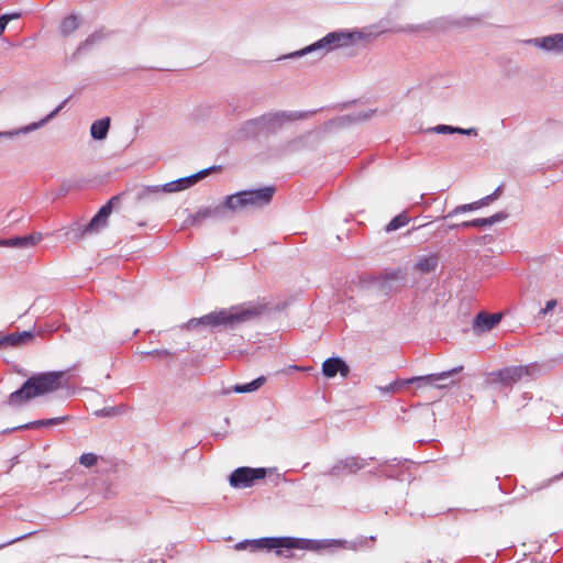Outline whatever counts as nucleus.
Wrapping results in <instances>:
<instances>
[{
  "instance_id": "6e6552de",
  "label": "nucleus",
  "mask_w": 563,
  "mask_h": 563,
  "mask_svg": "<svg viewBox=\"0 0 563 563\" xmlns=\"http://www.w3.org/2000/svg\"><path fill=\"white\" fill-rule=\"evenodd\" d=\"M265 475L266 471L264 468L240 467L231 474L230 484L233 487H247L251 486L254 481L264 478Z\"/></svg>"
},
{
  "instance_id": "20e7f679",
  "label": "nucleus",
  "mask_w": 563,
  "mask_h": 563,
  "mask_svg": "<svg viewBox=\"0 0 563 563\" xmlns=\"http://www.w3.org/2000/svg\"><path fill=\"white\" fill-rule=\"evenodd\" d=\"M261 310L258 308L253 309H241L232 307L230 309H221L219 311H212L200 317L201 325L206 327H228L234 325L239 322H244L251 318L258 316Z\"/></svg>"
},
{
  "instance_id": "ea45409f",
  "label": "nucleus",
  "mask_w": 563,
  "mask_h": 563,
  "mask_svg": "<svg viewBox=\"0 0 563 563\" xmlns=\"http://www.w3.org/2000/svg\"><path fill=\"white\" fill-rule=\"evenodd\" d=\"M198 325H201L200 318H192L186 324L187 329H194Z\"/></svg>"
},
{
  "instance_id": "f03ea898",
  "label": "nucleus",
  "mask_w": 563,
  "mask_h": 563,
  "mask_svg": "<svg viewBox=\"0 0 563 563\" xmlns=\"http://www.w3.org/2000/svg\"><path fill=\"white\" fill-rule=\"evenodd\" d=\"M363 37L364 35L361 32H332L325 35L323 38L319 40L318 42L300 51L284 56V58H296L317 51H320L321 55L323 56L333 48L357 42Z\"/></svg>"
},
{
  "instance_id": "a878e982",
  "label": "nucleus",
  "mask_w": 563,
  "mask_h": 563,
  "mask_svg": "<svg viewBox=\"0 0 563 563\" xmlns=\"http://www.w3.org/2000/svg\"><path fill=\"white\" fill-rule=\"evenodd\" d=\"M438 266V257L435 255L427 256L417 262L416 268L423 273L428 274L433 272Z\"/></svg>"
},
{
  "instance_id": "c85d7f7f",
  "label": "nucleus",
  "mask_w": 563,
  "mask_h": 563,
  "mask_svg": "<svg viewBox=\"0 0 563 563\" xmlns=\"http://www.w3.org/2000/svg\"><path fill=\"white\" fill-rule=\"evenodd\" d=\"M486 206H487V201H485L484 198H482V199H479L477 201H474L472 203H466V205L457 206L452 212L449 213L448 217H452V216H455V214H459V213H462V212L477 210V209L486 207Z\"/></svg>"
},
{
  "instance_id": "c756f323",
  "label": "nucleus",
  "mask_w": 563,
  "mask_h": 563,
  "mask_svg": "<svg viewBox=\"0 0 563 563\" xmlns=\"http://www.w3.org/2000/svg\"><path fill=\"white\" fill-rule=\"evenodd\" d=\"M459 368H453L451 371L442 372L439 374H433V377H440L439 380H437V385H434V388L438 389H445L449 388L452 385V382H449V378L459 373Z\"/></svg>"
},
{
  "instance_id": "cd10ccee",
  "label": "nucleus",
  "mask_w": 563,
  "mask_h": 563,
  "mask_svg": "<svg viewBox=\"0 0 563 563\" xmlns=\"http://www.w3.org/2000/svg\"><path fill=\"white\" fill-rule=\"evenodd\" d=\"M78 26H79L78 18L76 15L71 14L63 20L62 25H60V31H62L63 35L67 36L69 34H71L73 32H75L78 29Z\"/></svg>"
},
{
  "instance_id": "f3484780",
  "label": "nucleus",
  "mask_w": 563,
  "mask_h": 563,
  "mask_svg": "<svg viewBox=\"0 0 563 563\" xmlns=\"http://www.w3.org/2000/svg\"><path fill=\"white\" fill-rule=\"evenodd\" d=\"M439 378L440 377H433V374L426 376H416L401 382H395L389 386V389L396 390L398 387H401L407 384H416L418 389L434 388V385H437V380H439Z\"/></svg>"
},
{
  "instance_id": "c9c22d12",
  "label": "nucleus",
  "mask_w": 563,
  "mask_h": 563,
  "mask_svg": "<svg viewBox=\"0 0 563 563\" xmlns=\"http://www.w3.org/2000/svg\"><path fill=\"white\" fill-rule=\"evenodd\" d=\"M500 192H501V187H498L493 194L484 197V200L487 201V206L496 200L499 196H500Z\"/></svg>"
},
{
  "instance_id": "4468645a",
  "label": "nucleus",
  "mask_w": 563,
  "mask_h": 563,
  "mask_svg": "<svg viewBox=\"0 0 563 563\" xmlns=\"http://www.w3.org/2000/svg\"><path fill=\"white\" fill-rule=\"evenodd\" d=\"M531 43L545 52L552 54H563V34L561 33L541 38H534L531 41Z\"/></svg>"
},
{
  "instance_id": "6ab92c4d",
  "label": "nucleus",
  "mask_w": 563,
  "mask_h": 563,
  "mask_svg": "<svg viewBox=\"0 0 563 563\" xmlns=\"http://www.w3.org/2000/svg\"><path fill=\"white\" fill-rule=\"evenodd\" d=\"M223 216V207L221 205L201 208L192 216V223L200 224L209 218H219Z\"/></svg>"
},
{
  "instance_id": "58836bf2",
  "label": "nucleus",
  "mask_w": 563,
  "mask_h": 563,
  "mask_svg": "<svg viewBox=\"0 0 563 563\" xmlns=\"http://www.w3.org/2000/svg\"><path fill=\"white\" fill-rule=\"evenodd\" d=\"M556 306V300L555 299H551L549 300L547 303H545V307L541 310V312L543 314L548 313L549 311H551L554 307Z\"/></svg>"
},
{
  "instance_id": "412c9836",
  "label": "nucleus",
  "mask_w": 563,
  "mask_h": 563,
  "mask_svg": "<svg viewBox=\"0 0 563 563\" xmlns=\"http://www.w3.org/2000/svg\"><path fill=\"white\" fill-rule=\"evenodd\" d=\"M243 191L228 196L224 200L223 209H228L232 212L247 210Z\"/></svg>"
},
{
  "instance_id": "1a4fd4ad",
  "label": "nucleus",
  "mask_w": 563,
  "mask_h": 563,
  "mask_svg": "<svg viewBox=\"0 0 563 563\" xmlns=\"http://www.w3.org/2000/svg\"><path fill=\"white\" fill-rule=\"evenodd\" d=\"M34 340V333L31 331L14 332L9 334L0 333V350L20 349L29 345Z\"/></svg>"
},
{
  "instance_id": "393cba45",
  "label": "nucleus",
  "mask_w": 563,
  "mask_h": 563,
  "mask_svg": "<svg viewBox=\"0 0 563 563\" xmlns=\"http://www.w3.org/2000/svg\"><path fill=\"white\" fill-rule=\"evenodd\" d=\"M506 218V214L504 213H496L489 218H484V219H476V220H473V221H466V222H463L459 225H456V228H468V227H485V225H490V224H494L496 223L497 221L501 220V219H505Z\"/></svg>"
},
{
  "instance_id": "39448f33",
  "label": "nucleus",
  "mask_w": 563,
  "mask_h": 563,
  "mask_svg": "<svg viewBox=\"0 0 563 563\" xmlns=\"http://www.w3.org/2000/svg\"><path fill=\"white\" fill-rule=\"evenodd\" d=\"M208 173H209L208 169L201 170L195 175L169 181L163 186H161V185L144 186L137 194V200H144L151 194H159V192L174 194V192L181 191L184 189H187V188L194 186L196 183H198L200 179H202Z\"/></svg>"
},
{
  "instance_id": "f257e3e1",
  "label": "nucleus",
  "mask_w": 563,
  "mask_h": 563,
  "mask_svg": "<svg viewBox=\"0 0 563 563\" xmlns=\"http://www.w3.org/2000/svg\"><path fill=\"white\" fill-rule=\"evenodd\" d=\"M66 372H44L29 377L23 385L8 397V404L20 407L36 397L54 393L63 387V379Z\"/></svg>"
},
{
  "instance_id": "0eeeda50",
  "label": "nucleus",
  "mask_w": 563,
  "mask_h": 563,
  "mask_svg": "<svg viewBox=\"0 0 563 563\" xmlns=\"http://www.w3.org/2000/svg\"><path fill=\"white\" fill-rule=\"evenodd\" d=\"M537 367L534 365L510 366L490 374L498 383L505 386H512L528 377L534 375Z\"/></svg>"
},
{
  "instance_id": "473e14b6",
  "label": "nucleus",
  "mask_w": 563,
  "mask_h": 563,
  "mask_svg": "<svg viewBox=\"0 0 563 563\" xmlns=\"http://www.w3.org/2000/svg\"><path fill=\"white\" fill-rule=\"evenodd\" d=\"M79 461H80V464L84 465L85 467H91V466L96 465L98 457L93 453H85L80 456Z\"/></svg>"
},
{
  "instance_id": "a19ab883",
  "label": "nucleus",
  "mask_w": 563,
  "mask_h": 563,
  "mask_svg": "<svg viewBox=\"0 0 563 563\" xmlns=\"http://www.w3.org/2000/svg\"><path fill=\"white\" fill-rule=\"evenodd\" d=\"M453 133H461V134H467V135L474 134L475 135L476 131L474 129L464 130L461 128H454Z\"/></svg>"
},
{
  "instance_id": "e433bc0d",
  "label": "nucleus",
  "mask_w": 563,
  "mask_h": 563,
  "mask_svg": "<svg viewBox=\"0 0 563 563\" xmlns=\"http://www.w3.org/2000/svg\"><path fill=\"white\" fill-rule=\"evenodd\" d=\"M431 29V25L430 24H421V25H416V26H409L408 27V31L409 32H423V31H428Z\"/></svg>"
},
{
  "instance_id": "72a5a7b5",
  "label": "nucleus",
  "mask_w": 563,
  "mask_h": 563,
  "mask_svg": "<svg viewBox=\"0 0 563 563\" xmlns=\"http://www.w3.org/2000/svg\"><path fill=\"white\" fill-rule=\"evenodd\" d=\"M19 16H20L19 13H14V14H11V15H8V14L1 15L0 16V35L4 32L9 21L11 19H16Z\"/></svg>"
},
{
  "instance_id": "9d476101",
  "label": "nucleus",
  "mask_w": 563,
  "mask_h": 563,
  "mask_svg": "<svg viewBox=\"0 0 563 563\" xmlns=\"http://www.w3.org/2000/svg\"><path fill=\"white\" fill-rule=\"evenodd\" d=\"M405 273L400 269L386 272L376 279V286L379 291L389 294L402 286Z\"/></svg>"
},
{
  "instance_id": "2eb2a0df",
  "label": "nucleus",
  "mask_w": 563,
  "mask_h": 563,
  "mask_svg": "<svg viewBox=\"0 0 563 563\" xmlns=\"http://www.w3.org/2000/svg\"><path fill=\"white\" fill-rule=\"evenodd\" d=\"M322 373L327 378H332L338 373L346 377L350 373V368L340 357H330L322 363Z\"/></svg>"
},
{
  "instance_id": "79ce46f5",
  "label": "nucleus",
  "mask_w": 563,
  "mask_h": 563,
  "mask_svg": "<svg viewBox=\"0 0 563 563\" xmlns=\"http://www.w3.org/2000/svg\"><path fill=\"white\" fill-rule=\"evenodd\" d=\"M244 548H245L244 543L236 544V549H244Z\"/></svg>"
},
{
  "instance_id": "ddd939ff",
  "label": "nucleus",
  "mask_w": 563,
  "mask_h": 563,
  "mask_svg": "<svg viewBox=\"0 0 563 563\" xmlns=\"http://www.w3.org/2000/svg\"><path fill=\"white\" fill-rule=\"evenodd\" d=\"M51 234L33 232L24 236H14L11 239H0V246H29L47 242Z\"/></svg>"
},
{
  "instance_id": "4be33fe9",
  "label": "nucleus",
  "mask_w": 563,
  "mask_h": 563,
  "mask_svg": "<svg viewBox=\"0 0 563 563\" xmlns=\"http://www.w3.org/2000/svg\"><path fill=\"white\" fill-rule=\"evenodd\" d=\"M433 222L418 224L412 227L411 230L408 231L409 234L413 235L415 241L418 242H428L429 238L434 233Z\"/></svg>"
},
{
  "instance_id": "2f4dec72",
  "label": "nucleus",
  "mask_w": 563,
  "mask_h": 563,
  "mask_svg": "<svg viewBox=\"0 0 563 563\" xmlns=\"http://www.w3.org/2000/svg\"><path fill=\"white\" fill-rule=\"evenodd\" d=\"M140 355L142 358L151 356V357H162L165 360H168L173 356V354L167 350H153V351H147V352H141Z\"/></svg>"
},
{
  "instance_id": "b1692460",
  "label": "nucleus",
  "mask_w": 563,
  "mask_h": 563,
  "mask_svg": "<svg viewBox=\"0 0 563 563\" xmlns=\"http://www.w3.org/2000/svg\"><path fill=\"white\" fill-rule=\"evenodd\" d=\"M410 217L406 211L399 213L395 218H393L383 229L385 233H391L399 229L407 227L410 222Z\"/></svg>"
},
{
  "instance_id": "5701e85b",
  "label": "nucleus",
  "mask_w": 563,
  "mask_h": 563,
  "mask_svg": "<svg viewBox=\"0 0 563 563\" xmlns=\"http://www.w3.org/2000/svg\"><path fill=\"white\" fill-rule=\"evenodd\" d=\"M285 119L289 120V119H291V115H288L286 113L269 114V115H265L260 119H256V120L249 121V122H246L245 126L247 129H256V128L263 126L265 124H268L271 122H283Z\"/></svg>"
},
{
  "instance_id": "f8f14e48",
  "label": "nucleus",
  "mask_w": 563,
  "mask_h": 563,
  "mask_svg": "<svg viewBox=\"0 0 563 563\" xmlns=\"http://www.w3.org/2000/svg\"><path fill=\"white\" fill-rule=\"evenodd\" d=\"M67 103V100H65L64 102H62L55 110H53L48 115H46L45 118H43L42 120L37 121V122H33L29 125H25V126H22V128H19V129H15L13 131H3V132H0V139L1 137H13V136H16V135H20V134H25V133H30V132H33L42 126H44L48 121H51L55 115H57V113L64 108V106Z\"/></svg>"
},
{
  "instance_id": "aec40b11",
  "label": "nucleus",
  "mask_w": 563,
  "mask_h": 563,
  "mask_svg": "<svg viewBox=\"0 0 563 563\" xmlns=\"http://www.w3.org/2000/svg\"><path fill=\"white\" fill-rule=\"evenodd\" d=\"M110 122L108 117L95 121L90 126L91 137L97 141L104 140L110 129Z\"/></svg>"
},
{
  "instance_id": "dca6fc26",
  "label": "nucleus",
  "mask_w": 563,
  "mask_h": 563,
  "mask_svg": "<svg viewBox=\"0 0 563 563\" xmlns=\"http://www.w3.org/2000/svg\"><path fill=\"white\" fill-rule=\"evenodd\" d=\"M364 467L363 460L350 456L344 460L338 461L336 464L333 465L331 470V474L333 475H340L343 473H356L357 471L362 470Z\"/></svg>"
},
{
  "instance_id": "9b49d317",
  "label": "nucleus",
  "mask_w": 563,
  "mask_h": 563,
  "mask_svg": "<svg viewBox=\"0 0 563 563\" xmlns=\"http://www.w3.org/2000/svg\"><path fill=\"white\" fill-rule=\"evenodd\" d=\"M274 191L275 188L273 187H265L257 190L243 191V194L245 195L244 198L247 210L262 208L268 205L273 198Z\"/></svg>"
},
{
  "instance_id": "7ed1b4c3",
  "label": "nucleus",
  "mask_w": 563,
  "mask_h": 563,
  "mask_svg": "<svg viewBox=\"0 0 563 563\" xmlns=\"http://www.w3.org/2000/svg\"><path fill=\"white\" fill-rule=\"evenodd\" d=\"M121 202V196L117 195L109 199V201L102 206L99 211L95 214V217L85 225L77 224L75 229L71 230L75 240L73 242H78L86 236L95 235L104 230L109 223V218L114 208L119 207Z\"/></svg>"
},
{
  "instance_id": "a211bd4d",
  "label": "nucleus",
  "mask_w": 563,
  "mask_h": 563,
  "mask_svg": "<svg viewBox=\"0 0 563 563\" xmlns=\"http://www.w3.org/2000/svg\"><path fill=\"white\" fill-rule=\"evenodd\" d=\"M501 320L500 313H486L481 312L474 320V325L482 331H489L497 325Z\"/></svg>"
},
{
  "instance_id": "423d86ee",
  "label": "nucleus",
  "mask_w": 563,
  "mask_h": 563,
  "mask_svg": "<svg viewBox=\"0 0 563 563\" xmlns=\"http://www.w3.org/2000/svg\"><path fill=\"white\" fill-rule=\"evenodd\" d=\"M252 549H276V548H300L306 550L318 549V542L313 540H299L291 538H264L261 540L252 541L250 543Z\"/></svg>"
},
{
  "instance_id": "4c0bfd02",
  "label": "nucleus",
  "mask_w": 563,
  "mask_h": 563,
  "mask_svg": "<svg viewBox=\"0 0 563 563\" xmlns=\"http://www.w3.org/2000/svg\"><path fill=\"white\" fill-rule=\"evenodd\" d=\"M437 133H453L454 128L450 125H438L433 129Z\"/></svg>"
},
{
  "instance_id": "f704fd0d",
  "label": "nucleus",
  "mask_w": 563,
  "mask_h": 563,
  "mask_svg": "<svg viewBox=\"0 0 563 563\" xmlns=\"http://www.w3.org/2000/svg\"><path fill=\"white\" fill-rule=\"evenodd\" d=\"M99 38H100V36L98 34L90 35L85 42H82L79 45L78 52H81V51L86 49V47H88L90 44L95 43Z\"/></svg>"
},
{
  "instance_id": "bb28decb",
  "label": "nucleus",
  "mask_w": 563,
  "mask_h": 563,
  "mask_svg": "<svg viewBox=\"0 0 563 563\" xmlns=\"http://www.w3.org/2000/svg\"><path fill=\"white\" fill-rule=\"evenodd\" d=\"M67 420V417H57V418H51V419H42L36 420L33 422H29L24 426L19 427V429H32V428H40V427H51L56 426L63 421Z\"/></svg>"
},
{
  "instance_id": "7c9ffc66",
  "label": "nucleus",
  "mask_w": 563,
  "mask_h": 563,
  "mask_svg": "<svg viewBox=\"0 0 563 563\" xmlns=\"http://www.w3.org/2000/svg\"><path fill=\"white\" fill-rule=\"evenodd\" d=\"M264 382H265L264 377H258L249 384L236 385L234 387V391L240 393V394L250 393V391H253V390H256L257 388H260L264 384Z\"/></svg>"
}]
</instances>
